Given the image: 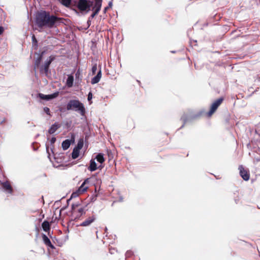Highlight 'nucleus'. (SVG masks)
I'll list each match as a JSON object with an SVG mask.
<instances>
[{"label": "nucleus", "mask_w": 260, "mask_h": 260, "mask_svg": "<svg viewBox=\"0 0 260 260\" xmlns=\"http://www.w3.org/2000/svg\"><path fill=\"white\" fill-rule=\"evenodd\" d=\"M62 22V19L55 15H51L49 12L41 10L36 15V23L39 27L53 28Z\"/></svg>", "instance_id": "nucleus-1"}, {"label": "nucleus", "mask_w": 260, "mask_h": 260, "mask_svg": "<svg viewBox=\"0 0 260 260\" xmlns=\"http://www.w3.org/2000/svg\"><path fill=\"white\" fill-rule=\"evenodd\" d=\"M67 110L79 112L81 115H84L85 113L83 104L78 100H70L67 104Z\"/></svg>", "instance_id": "nucleus-2"}, {"label": "nucleus", "mask_w": 260, "mask_h": 260, "mask_svg": "<svg viewBox=\"0 0 260 260\" xmlns=\"http://www.w3.org/2000/svg\"><path fill=\"white\" fill-rule=\"evenodd\" d=\"M203 111L200 110L196 112L190 113L189 114H184L181 117V120L183 121V124L180 128L183 127L185 123L191 122L200 118L203 114Z\"/></svg>", "instance_id": "nucleus-3"}, {"label": "nucleus", "mask_w": 260, "mask_h": 260, "mask_svg": "<svg viewBox=\"0 0 260 260\" xmlns=\"http://www.w3.org/2000/svg\"><path fill=\"white\" fill-rule=\"evenodd\" d=\"M93 4V1L88 0H78L77 7L81 12H88Z\"/></svg>", "instance_id": "nucleus-4"}, {"label": "nucleus", "mask_w": 260, "mask_h": 260, "mask_svg": "<svg viewBox=\"0 0 260 260\" xmlns=\"http://www.w3.org/2000/svg\"><path fill=\"white\" fill-rule=\"evenodd\" d=\"M101 2L100 1L96 2L95 3L94 6L93 7V12L89 17L88 20L87 21L88 27L90 26L91 23V19H93L95 15H96L101 9Z\"/></svg>", "instance_id": "nucleus-5"}, {"label": "nucleus", "mask_w": 260, "mask_h": 260, "mask_svg": "<svg viewBox=\"0 0 260 260\" xmlns=\"http://www.w3.org/2000/svg\"><path fill=\"white\" fill-rule=\"evenodd\" d=\"M239 170L240 176L243 178L244 180L248 181L250 177L248 171L245 169L242 165L239 166Z\"/></svg>", "instance_id": "nucleus-6"}, {"label": "nucleus", "mask_w": 260, "mask_h": 260, "mask_svg": "<svg viewBox=\"0 0 260 260\" xmlns=\"http://www.w3.org/2000/svg\"><path fill=\"white\" fill-rule=\"evenodd\" d=\"M1 185L5 191L10 194L13 193V188L8 181L2 182Z\"/></svg>", "instance_id": "nucleus-7"}, {"label": "nucleus", "mask_w": 260, "mask_h": 260, "mask_svg": "<svg viewBox=\"0 0 260 260\" xmlns=\"http://www.w3.org/2000/svg\"><path fill=\"white\" fill-rule=\"evenodd\" d=\"M95 220V217L94 215H92V216L89 217L88 218L86 219L84 221L81 223L78 226H88L91 224L93 222H94Z\"/></svg>", "instance_id": "nucleus-8"}, {"label": "nucleus", "mask_w": 260, "mask_h": 260, "mask_svg": "<svg viewBox=\"0 0 260 260\" xmlns=\"http://www.w3.org/2000/svg\"><path fill=\"white\" fill-rule=\"evenodd\" d=\"M42 237L43 242L46 246L51 248V249L55 248L54 246L52 244L50 240L48 238V237L45 234H42Z\"/></svg>", "instance_id": "nucleus-9"}, {"label": "nucleus", "mask_w": 260, "mask_h": 260, "mask_svg": "<svg viewBox=\"0 0 260 260\" xmlns=\"http://www.w3.org/2000/svg\"><path fill=\"white\" fill-rule=\"evenodd\" d=\"M39 67H40L39 71L40 74L44 75L45 76L48 77L49 74L50 73V69L45 67L44 64L41 66H40Z\"/></svg>", "instance_id": "nucleus-10"}, {"label": "nucleus", "mask_w": 260, "mask_h": 260, "mask_svg": "<svg viewBox=\"0 0 260 260\" xmlns=\"http://www.w3.org/2000/svg\"><path fill=\"white\" fill-rule=\"evenodd\" d=\"M60 126L61 125L60 124L58 123L57 122H55L49 128L48 133L50 134H53L56 131L57 129L60 128Z\"/></svg>", "instance_id": "nucleus-11"}, {"label": "nucleus", "mask_w": 260, "mask_h": 260, "mask_svg": "<svg viewBox=\"0 0 260 260\" xmlns=\"http://www.w3.org/2000/svg\"><path fill=\"white\" fill-rule=\"evenodd\" d=\"M101 77H102V71H101V69H100V70L98 72L97 74L91 79V83L92 84H95L96 83H98L100 81V80L101 78Z\"/></svg>", "instance_id": "nucleus-12"}, {"label": "nucleus", "mask_w": 260, "mask_h": 260, "mask_svg": "<svg viewBox=\"0 0 260 260\" xmlns=\"http://www.w3.org/2000/svg\"><path fill=\"white\" fill-rule=\"evenodd\" d=\"M97 164L95 162L94 159H91L90 160L89 166L88 167V170L90 172H93L97 170Z\"/></svg>", "instance_id": "nucleus-13"}, {"label": "nucleus", "mask_w": 260, "mask_h": 260, "mask_svg": "<svg viewBox=\"0 0 260 260\" xmlns=\"http://www.w3.org/2000/svg\"><path fill=\"white\" fill-rule=\"evenodd\" d=\"M74 76L72 74L68 75V78L66 81V85L68 87L71 88L73 86Z\"/></svg>", "instance_id": "nucleus-14"}, {"label": "nucleus", "mask_w": 260, "mask_h": 260, "mask_svg": "<svg viewBox=\"0 0 260 260\" xmlns=\"http://www.w3.org/2000/svg\"><path fill=\"white\" fill-rule=\"evenodd\" d=\"M42 227L44 231L49 232L50 230V223L47 220H44L42 223Z\"/></svg>", "instance_id": "nucleus-15"}, {"label": "nucleus", "mask_w": 260, "mask_h": 260, "mask_svg": "<svg viewBox=\"0 0 260 260\" xmlns=\"http://www.w3.org/2000/svg\"><path fill=\"white\" fill-rule=\"evenodd\" d=\"M71 145V141L69 139H66L62 141L61 143V147L63 150H67Z\"/></svg>", "instance_id": "nucleus-16"}, {"label": "nucleus", "mask_w": 260, "mask_h": 260, "mask_svg": "<svg viewBox=\"0 0 260 260\" xmlns=\"http://www.w3.org/2000/svg\"><path fill=\"white\" fill-rule=\"evenodd\" d=\"M54 59H55V57L54 56H52V55L50 56L45 60V61L44 63V66L49 69L51 63Z\"/></svg>", "instance_id": "nucleus-17"}, {"label": "nucleus", "mask_w": 260, "mask_h": 260, "mask_svg": "<svg viewBox=\"0 0 260 260\" xmlns=\"http://www.w3.org/2000/svg\"><path fill=\"white\" fill-rule=\"evenodd\" d=\"M218 107L219 106H217V105L215 102H214L212 104V105L211 106L210 110L209 111V112L208 113V116H211L215 112V111L217 110V109L218 108Z\"/></svg>", "instance_id": "nucleus-18"}, {"label": "nucleus", "mask_w": 260, "mask_h": 260, "mask_svg": "<svg viewBox=\"0 0 260 260\" xmlns=\"http://www.w3.org/2000/svg\"><path fill=\"white\" fill-rule=\"evenodd\" d=\"M81 204L79 202L74 203L71 206V213L73 215L76 213V208L80 206Z\"/></svg>", "instance_id": "nucleus-19"}, {"label": "nucleus", "mask_w": 260, "mask_h": 260, "mask_svg": "<svg viewBox=\"0 0 260 260\" xmlns=\"http://www.w3.org/2000/svg\"><path fill=\"white\" fill-rule=\"evenodd\" d=\"M94 159H96L97 161L101 164H102L105 160L104 154L102 153H98Z\"/></svg>", "instance_id": "nucleus-20"}, {"label": "nucleus", "mask_w": 260, "mask_h": 260, "mask_svg": "<svg viewBox=\"0 0 260 260\" xmlns=\"http://www.w3.org/2000/svg\"><path fill=\"white\" fill-rule=\"evenodd\" d=\"M42 58L41 56H38L37 58L35 60L34 62V70L36 71L37 68H38L41 63V62L42 60Z\"/></svg>", "instance_id": "nucleus-21"}, {"label": "nucleus", "mask_w": 260, "mask_h": 260, "mask_svg": "<svg viewBox=\"0 0 260 260\" xmlns=\"http://www.w3.org/2000/svg\"><path fill=\"white\" fill-rule=\"evenodd\" d=\"M80 149L74 147L72 153V158L73 159H75L78 157L80 154Z\"/></svg>", "instance_id": "nucleus-22"}, {"label": "nucleus", "mask_w": 260, "mask_h": 260, "mask_svg": "<svg viewBox=\"0 0 260 260\" xmlns=\"http://www.w3.org/2000/svg\"><path fill=\"white\" fill-rule=\"evenodd\" d=\"M84 145V139L83 138H80L77 145L75 147V148L81 150Z\"/></svg>", "instance_id": "nucleus-23"}, {"label": "nucleus", "mask_w": 260, "mask_h": 260, "mask_svg": "<svg viewBox=\"0 0 260 260\" xmlns=\"http://www.w3.org/2000/svg\"><path fill=\"white\" fill-rule=\"evenodd\" d=\"M32 39V47L35 49H37L38 48V41L35 36V35H32L31 37Z\"/></svg>", "instance_id": "nucleus-24"}, {"label": "nucleus", "mask_w": 260, "mask_h": 260, "mask_svg": "<svg viewBox=\"0 0 260 260\" xmlns=\"http://www.w3.org/2000/svg\"><path fill=\"white\" fill-rule=\"evenodd\" d=\"M88 188L87 186H85L84 185H83L82 183L81 185V186L78 188V189L77 190L80 194L83 193L85 191L87 190Z\"/></svg>", "instance_id": "nucleus-25"}, {"label": "nucleus", "mask_w": 260, "mask_h": 260, "mask_svg": "<svg viewBox=\"0 0 260 260\" xmlns=\"http://www.w3.org/2000/svg\"><path fill=\"white\" fill-rule=\"evenodd\" d=\"M39 96L41 99L45 100H46V101H49L50 100H51V98L50 94L45 95V94H43L42 93H39Z\"/></svg>", "instance_id": "nucleus-26"}, {"label": "nucleus", "mask_w": 260, "mask_h": 260, "mask_svg": "<svg viewBox=\"0 0 260 260\" xmlns=\"http://www.w3.org/2000/svg\"><path fill=\"white\" fill-rule=\"evenodd\" d=\"M72 0H61V4L65 7H69L71 4Z\"/></svg>", "instance_id": "nucleus-27"}, {"label": "nucleus", "mask_w": 260, "mask_h": 260, "mask_svg": "<svg viewBox=\"0 0 260 260\" xmlns=\"http://www.w3.org/2000/svg\"><path fill=\"white\" fill-rule=\"evenodd\" d=\"M76 212L80 214V215H84L86 213V210L84 207H81L79 208Z\"/></svg>", "instance_id": "nucleus-28"}, {"label": "nucleus", "mask_w": 260, "mask_h": 260, "mask_svg": "<svg viewBox=\"0 0 260 260\" xmlns=\"http://www.w3.org/2000/svg\"><path fill=\"white\" fill-rule=\"evenodd\" d=\"M113 0H111V1H110L108 3V6H107L106 7H105L104 9V13H106L107 11L109 9V8H111L112 6H113Z\"/></svg>", "instance_id": "nucleus-29"}, {"label": "nucleus", "mask_w": 260, "mask_h": 260, "mask_svg": "<svg viewBox=\"0 0 260 260\" xmlns=\"http://www.w3.org/2000/svg\"><path fill=\"white\" fill-rule=\"evenodd\" d=\"M80 193L77 190L73 192L71 195V199L75 198L79 196Z\"/></svg>", "instance_id": "nucleus-30"}, {"label": "nucleus", "mask_w": 260, "mask_h": 260, "mask_svg": "<svg viewBox=\"0 0 260 260\" xmlns=\"http://www.w3.org/2000/svg\"><path fill=\"white\" fill-rule=\"evenodd\" d=\"M223 101V98H220L216 100L214 102L217 105V106H219V105L221 104V103Z\"/></svg>", "instance_id": "nucleus-31"}, {"label": "nucleus", "mask_w": 260, "mask_h": 260, "mask_svg": "<svg viewBox=\"0 0 260 260\" xmlns=\"http://www.w3.org/2000/svg\"><path fill=\"white\" fill-rule=\"evenodd\" d=\"M133 254V252L131 250H128L125 253V258L131 256Z\"/></svg>", "instance_id": "nucleus-32"}, {"label": "nucleus", "mask_w": 260, "mask_h": 260, "mask_svg": "<svg viewBox=\"0 0 260 260\" xmlns=\"http://www.w3.org/2000/svg\"><path fill=\"white\" fill-rule=\"evenodd\" d=\"M81 76V72L80 71V69H78L75 74V78L76 79H79Z\"/></svg>", "instance_id": "nucleus-33"}, {"label": "nucleus", "mask_w": 260, "mask_h": 260, "mask_svg": "<svg viewBox=\"0 0 260 260\" xmlns=\"http://www.w3.org/2000/svg\"><path fill=\"white\" fill-rule=\"evenodd\" d=\"M44 111L45 113H46L47 115L50 116V111L49 108L45 107L44 108Z\"/></svg>", "instance_id": "nucleus-34"}, {"label": "nucleus", "mask_w": 260, "mask_h": 260, "mask_svg": "<svg viewBox=\"0 0 260 260\" xmlns=\"http://www.w3.org/2000/svg\"><path fill=\"white\" fill-rule=\"evenodd\" d=\"M46 151H47V152L48 153V157L50 159V160L51 161V155H50V153L49 151V146L47 145H46Z\"/></svg>", "instance_id": "nucleus-35"}, {"label": "nucleus", "mask_w": 260, "mask_h": 260, "mask_svg": "<svg viewBox=\"0 0 260 260\" xmlns=\"http://www.w3.org/2000/svg\"><path fill=\"white\" fill-rule=\"evenodd\" d=\"M92 73L93 74H94L97 70V66L96 64L93 65L92 67Z\"/></svg>", "instance_id": "nucleus-36"}, {"label": "nucleus", "mask_w": 260, "mask_h": 260, "mask_svg": "<svg viewBox=\"0 0 260 260\" xmlns=\"http://www.w3.org/2000/svg\"><path fill=\"white\" fill-rule=\"evenodd\" d=\"M92 93L91 91H90L87 95V100L89 102L92 100Z\"/></svg>", "instance_id": "nucleus-37"}, {"label": "nucleus", "mask_w": 260, "mask_h": 260, "mask_svg": "<svg viewBox=\"0 0 260 260\" xmlns=\"http://www.w3.org/2000/svg\"><path fill=\"white\" fill-rule=\"evenodd\" d=\"M81 216L82 215H80V214L77 212V215L75 216L72 215V217L74 218V220H76L77 219H79L81 217Z\"/></svg>", "instance_id": "nucleus-38"}, {"label": "nucleus", "mask_w": 260, "mask_h": 260, "mask_svg": "<svg viewBox=\"0 0 260 260\" xmlns=\"http://www.w3.org/2000/svg\"><path fill=\"white\" fill-rule=\"evenodd\" d=\"M69 140L71 141V144L72 143H74V142H75V135H74V134H72L71 135V139H69Z\"/></svg>", "instance_id": "nucleus-39"}, {"label": "nucleus", "mask_w": 260, "mask_h": 260, "mask_svg": "<svg viewBox=\"0 0 260 260\" xmlns=\"http://www.w3.org/2000/svg\"><path fill=\"white\" fill-rule=\"evenodd\" d=\"M56 140V139L55 137H52L50 141L51 145H53L54 144V143L55 142Z\"/></svg>", "instance_id": "nucleus-40"}, {"label": "nucleus", "mask_w": 260, "mask_h": 260, "mask_svg": "<svg viewBox=\"0 0 260 260\" xmlns=\"http://www.w3.org/2000/svg\"><path fill=\"white\" fill-rule=\"evenodd\" d=\"M57 95H58V92H55V93H53V94H51L50 95H51V99L56 98Z\"/></svg>", "instance_id": "nucleus-41"}, {"label": "nucleus", "mask_w": 260, "mask_h": 260, "mask_svg": "<svg viewBox=\"0 0 260 260\" xmlns=\"http://www.w3.org/2000/svg\"><path fill=\"white\" fill-rule=\"evenodd\" d=\"M66 110H67V108L66 109V108H60L59 109V111L61 112H65Z\"/></svg>", "instance_id": "nucleus-42"}, {"label": "nucleus", "mask_w": 260, "mask_h": 260, "mask_svg": "<svg viewBox=\"0 0 260 260\" xmlns=\"http://www.w3.org/2000/svg\"><path fill=\"white\" fill-rule=\"evenodd\" d=\"M89 178H87V179H86L84 181V182L82 183V184H83V185H85L86 183H88V182H89Z\"/></svg>", "instance_id": "nucleus-43"}, {"label": "nucleus", "mask_w": 260, "mask_h": 260, "mask_svg": "<svg viewBox=\"0 0 260 260\" xmlns=\"http://www.w3.org/2000/svg\"><path fill=\"white\" fill-rule=\"evenodd\" d=\"M4 31V27L3 26H0V35H1Z\"/></svg>", "instance_id": "nucleus-44"}, {"label": "nucleus", "mask_w": 260, "mask_h": 260, "mask_svg": "<svg viewBox=\"0 0 260 260\" xmlns=\"http://www.w3.org/2000/svg\"><path fill=\"white\" fill-rule=\"evenodd\" d=\"M53 148H51V152H52V153H53V156H54V159L55 160H56V159H57V158H56V156H55V154L54 153V152H53Z\"/></svg>", "instance_id": "nucleus-45"}, {"label": "nucleus", "mask_w": 260, "mask_h": 260, "mask_svg": "<svg viewBox=\"0 0 260 260\" xmlns=\"http://www.w3.org/2000/svg\"><path fill=\"white\" fill-rule=\"evenodd\" d=\"M45 51H43L41 52V53L39 54L38 55L41 56L42 58H43V56L44 54H45Z\"/></svg>", "instance_id": "nucleus-46"}, {"label": "nucleus", "mask_w": 260, "mask_h": 260, "mask_svg": "<svg viewBox=\"0 0 260 260\" xmlns=\"http://www.w3.org/2000/svg\"><path fill=\"white\" fill-rule=\"evenodd\" d=\"M197 43V41L196 40H190V44L192 45V43Z\"/></svg>", "instance_id": "nucleus-47"}, {"label": "nucleus", "mask_w": 260, "mask_h": 260, "mask_svg": "<svg viewBox=\"0 0 260 260\" xmlns=\"http://www.w3.org/2000/svg\"><path fill=\"white\" fill-rule=\"evenodd\" d=\"M235 202L236 204H238V202H239V199H235Z\"/></svg>", "instance_id": "nucleus-48"}, {"label": "nucleus", "mask_w": 260, "mask_h": 260, "mask_svg": "<svg viewBox=\"0 0 260 260\" xmlns=\"http://www.w3.org/2000/svg\"><path fill=\"white\" fill-rule=\"evenodd\" d=\"M6 121V119L4 118L0 123L1 124H2L3 123H4Z\"/></svg>", "instance_id": "nucleus-49"}, {"label": "nucleus", "mask_w": 260, "mask_h": 260, "mask_svg": "<svg viewBox=\"0 0 260 260\" xmlns=\"http://www.w3.org/2000/svg\"><path fill=\"white\" fill-rule=\"evenodd\" d=\"M72 199H71V197H70L69 199H68V200H67V203H68V204H69V202H70Z\"/></svg>", "instance_id": "nucleus-50"}, {"label": "nucleus", "mask_w": 260, "mask_h": 260, "mask_svg": "<svg viewBox=\"0 0 260 260\" xmlns=\"http://www.w3.org/2000/svg\"><path fill=\"white\" fill-rule=\"evenodd\" d=\"M95 3L96 2L100 1V2H101V5H102V0H95Z\"/></svg>", "instance_id": "nucleus-51"}, {"label": "nucleus", "mask_w": 260, "mask_h": 260, "mask_svg": "<svg viewBox=\"0 0 260 260\" xmlns=\"http://www.w3.org/2000/svg\"><path fill=\"white\" fill-rule=\"evenodd\" d=\"M103 168V166L101 165L100 166H99L98 167V169H101L102 168Z\"/></svg>", "instance_id": "nucleus-52"}, {"label": "nucleus", "mask_w": 260, "mask_h": 260, "mask_svg": "<svg viewBox=\"0 0 260 260\" xmlns=\"http://www.w3.org/2000/svg\"><path fill=\"white\" fill-rule=\"evenodd\" d=\"M85 141H86V140H87V139H88V136H87V135H85Z\"/></svg>", "instance_id": "nucleus-53"}, {"label": "nucleus", "mask_w": 260, "mask_h": 260, "mask_svg": "<svg viewBox=\"0 0 260 260\" xmlns=\"http://www.w3.org/2000/svg\"><path fill=\"white\" fill-rule=\"evenodd\" d=\"M110 252L111 254L113 253V251H111V249H110Z\"/></svg>", "instance_id": "nucleus-54"}, {"label": "nucleus", "mask_w": 260, "mask_h": 260, "mask_svg": "<svg viewBox=\"0 0 260 260\" xmlns=\"http://www.w3.org/2000/svg\"><path fill=\"white\" fill-rule=\"evenodd\" d=\"M110 252L111 254L113 253V251H111V249H110Z\"/></svg>", "instance_id": "nucleus-55"}, {"label": "nucleus", "mask_w": 260, "mask_h": 260, "mask_svg": "<svg viewBox=\"0 0 260 260\" xmlns=\"http://www.w3.org/2000/svg\"><path fill=\"white\" fill-rule=\"evenodd\" d=\"M96 196H95V197L93 198H92V200H95V198H96Z\"/></svg>", "instance_id": "nucleus-56"}, {"label": "nucleus", "mask_w": 260, "mask_h": 260, "mask_svg": "<svg viewBox=\"0 0 260 260\" xmlns=\"http://www.w3.org/2000/svg\"><path fill=\"white\" fill-rule=\"evenodd\" d=\"M171 52H172V53H175V51H171Z\"/></svg>", "instance_id": "nucleus-57"}, {"label": "nucleus", "mask_w": 260, "mask_h": 260, "mask_svg": "<svg viewBox=\"0 0 260 260\" xmlns=\"http://www.w3.org/2000/svg\"><path fill=\"white\" fill-rule=\"evenodd\" d=\"M37 149H36L35 148H34V150H35V151L37 150Z\"/></svg>", "instance_id": "nucleus-58"}]
</instances>
